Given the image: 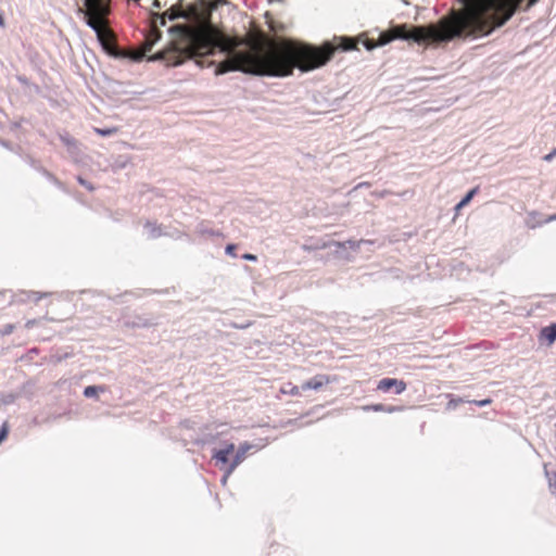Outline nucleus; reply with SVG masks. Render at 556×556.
<instances>
[{"label":"nucleus","mask_w":556,"mask_h":556,"mask_svg":"<svg viewBox=\"0 0 556 556\" xmlns=\"http://www.w3.org/2000/svg\"><path fill=\"white\" fill-rule=\"evenodd\" d=\"M554 156H556V148L551 153L546 154L543 159L544 161L549 162L553 160Z\"/></svg>","instance_id":"f3484780"},{"label":"nucleus","mask_w":556,"mask_h":556,"mask_svg":"<svg viewBox=\"0 0 556 556\" xmlns=\"http://www.w3.org/2000/svg\"><path fill=\"white\" fill-rule=\"evenodd\" d=\"M14 325L12 324H9V325H5L1 330H0V334L1 336H8L10 333H12L14 331Z\"/></svg>","instance_id":"2eb2a0df"},{"label":"nucleus","mask_w":556,"mask_h":556,"mask_svg":"<svg viewBox=\"0 0 556 556\" xmlns=\"http://www.w3.org/2000/svg\"><path fill=\"white\" fill-rule=\"evenodd\" d=\"M105 391V388L100 386V387H97V386H88L85 388L84 390V395L86 397H92V396H97L98 395V392H104Z\"/></svg>","instance_id":"9b49d317"},{"label":"nucleus","mask_w":556,"mask_h":556,"mask_svg":"<svg viewBox=\"0 0 556 556\" xmlns=\"http://www.w3.org/2000/svg\"><path fill=\"white\" fill-rule=\"evenodd\" d=\"M539 340L552 345L556 341V323L543 327L539 333Z\"/></svg>","instance_id":"0eeeda50"},{"label":"nucleus","mask_w":556,"mask_h":556,"mask_svg":"<svg viewBox=\"0 0 556 556\" xmlns=\"http://www.w3.org/2000/svg\"><path fill=\"white\" fill-rule=\"evenodd\" d=\"M491 403V400L490 399H486V400H482V401H478L476 402V404L478 406H485V405H489Z\"/></svg>","instance_id":"6ab92c4d"},{"label":"nucleus","mask_w":556,"mask_h":556,"mask_svg":"<svg viewBox=\"0 0 556 556\" xmlns=\"http://www.w3.org/2000/svg\"><path fill=\"white\" fill-rule=\"evenodd\" d=\"M154 7L160 8V3L157 0H154Z\"/></svg>","instance_id":"4be33fe9"},{"label":"nucleus","mask_w":556,"mask_h":556,"mask_svg":"<svg viewBox=\"0 0 556 556\" xmlns=\"http://www.w3.org/2000/svg\"><path fill=\"white\" fill-rule=\"evenodd\" d=\"M30 326H33V323H31V321H28V323L26 324V327H30Z\"/></svg>","instance_id":"5701e85b"},{"label":"nucleus","mask_w":556,"mask_h":556,"mask_svg":"<svg viewBox=\"0 0 556 556\" xmlns=\"http://www.w3.org/2000/svg\"><path fill=\"white\" fill-rule=\"evenodd\" d=\"M366 47L368 50L372 49L375 47V45L370 43V42H366Z\"/></svg>","instance_id":"412c9836"},{"label":"nucleus","mask_w":556,"mask_h":556,"mask_svg":"<svg viewBox=\"0 0 556 556\" xmlns=\"http://www.w3.org/2000/svg\"><path fill=\"white\" fill-rule=\"evenodd\" d=\"M161 30L157 28L155 23H152L148 34L146 35V39L142 45V51L137 52L132 55L135 60H140L143 54L152 49L155 42L161 38Z\"/></svg>","instance_id":"20e7f679"},{"label":"nucleus","mask_w":556,"mask_h":556,"mask_svg":"<svg viewBox=\"0 0 556 556\" xmlns=\"http://www.w3.org/2000/svg\"><path fill=\"white\" fill-rule=\"evenodd\" d=\"M289 386L291 387L289 391L287 390H282V392L285 393H290L291 395H301V388L300 387H296V386H292L291 383H289Z\"/></svg>","instance_id":"4468645a"},{"label":"nucleus","mask_w":556,"mask_h":556,"mask_svg":"<svg viewBox=\"0 0 556 556\" xmlns=\"http://www.w3.org/2000/svg\"><path fill=\"white\" fill-rule=\"evenodd\" d=\"M243 458H244V451L238 452L236 454L232 463L230 464L229 468L226 471V475L224 476V479H223L224 483H226L228 477L233 472L236 467L243 460Z\"/></svg>","instance_id":"1a4fd4ad"},{"label":"nucleus","mask_w":556,"mask_h":556,"mask_svg":"<svg viewBox=\"0 0 556 556\" xmlns=\"http://www.w3.org/2000/svg\"><path fill=\"white\" fill-rule=\"evenodd\" d=\"M237 39L225 36L213 28L188 30L179 40L154 54L150 60H162L167 66H178L186 60L213 54L216 49L229 54L216 67V74L241 71L258 76L286 77L296 67L309 72L324 66L337 50L357 49V41L350 37H333L320 47L282 39L268 41L265 46L255 45L245 51H235Z\"/></svg>","instance_id":"f257e3e1"},{"label":"nucleus","mask_w":556,"mask_h":556,"mask_svg":"<svg viewBox=\"0 0 556 556\" xmlns=\"http://www.w3.org/2000/svg\"><path fill=\"white\" fill-rule=\"evenodd\" d=\"M118 131L117 127H111V128H94V132L102 137L114 135Z\"/></svg>","instance_id":"f8f14e48"},{"label":"nucleus","mask_w":556,"mask_h":556,"mask_svg":"<svg viewBox=\"0 0 556 556\" xmlns=\"http://www.w3.org/2000/svg\"><path fill=\"white\" fill-rule=\"evenodd\" d=\"M466 205L463 204V202L460 201L456 206H455V211L458 212L460 211L463 207H465Z\"/></svg>","instance_id":"aec40b11"},{"label":"nucleus","mask_w":556,"mask_h":556,"mask_svg":"<svg viewBox=\"0 0 556 556\" xmlns=\"http://www.w3.org/2000/svg\"><path fill=\"white\" fill-rule=\"evenodd\" d=\"M242 258L247 260V261H256V255L254 254H250V253H245L242 255Z\"/></svg>","instance_id":"a211bd4d"},{"label":"nucleus","mask_w":556,"mask_h":556,"mask_svg":"<svg viewBox=\"0 0 556 556\" xmlns=\"http://www.w3.org/2000/svg\"><path fill=\"white\" fill-rule=\"evenodd\" d=\"M364 410H375V412H387V413H394L399 410L395 406H384L383 404H375V405H368L363 407Z\"/></svg>","instance_id":"9d476101"},{"label":"nucleus","mask_w":556,"mask_h":556,"mask_svg":"<svg viewBox=\"0 0 556 556\" xmlns=\"http://www.w3.org/2000/svg\"><path fill=\"white\" fill-rule=\"evenodd\" d=\"M478 192V187H475L471 189L462 200L463 204L467 205L471 199L475 197V194Z\"/></svg>","instance_id":"ddd939ff"},{"label":"nucleus","mask_w":556,"mask_h":556,"mask_svg":"<svg viewBox=\"0 0 556 556\" xmlns=\"http://www.w3.org/2000/svg\"><path fill=\"white\" fill-rule=\"evenodd\" d=\"M235 451V444L229 443L224 448L218 450L214 453L213 458L222 464L228 463V457L230 454H232Z\"/></svg>","instance_id":"6e6552de"},{"label":"nucleus","mask_w":556,"mask_h":556,"mask_svg":"<svg viewBox=\"0 0 556 556\" xmlns=\"http://www.w3.org/2000/svg\"><path fill=\"white\" fill-rule=\"evenodd\" d=\"M377 390L381 392L394 390L395 394H401L406 390V382L395 378H383L378 382Z\"/></svg>","instance_id":"39448f33"},{"label":"nucleus","mask_w":556,"mask_h":556,"mask_svg":"<svg viewBox=\"0 0 556 556\" xmlns=\"http://www.w3.org/2000/svg\"><path fill=\"white\" fill-rule=\"evenodd\" d=\"M85 15L87 24L97 33V37L105 51L111 55L119 56V50L115 45L112 30L108 27L106 16L110 14L108 0H85Z\"/></svg>","instance_id":"7ed1b4c3"},{"label":"nucleus","mask_w":556,"mask_h":556,"mask_svg":"<svg viewBox=\"0 0 556 556\" xmlns=\"http://www.w3.org/2000/svg\"><path fill=\"white\" fill-rule=\"evenodd\" d=\"M330 378L329 376H326V375H316L315 377H313L312 379L307 380L306 382H304L302 386H301V389L303 391H306V390H309V389H313V390H319L321 389L324 386L328 384L330 382Z\"/></svg>","instance_id":"423d86ee"},{"label":"nucleus","mask_w":556,"mask_h":556,"mask_svg":"<svg viewBox=\"0 0 556 556\" xmlns=\"http://www.w3.org/2000/svg\"><path fill=\"white\" fill-rule=\"evenodd\" d=\"M235 251H236V245H235V244H228V245L226 247V253H227L228 255H230V256H233V257H235V256H236V252H235Z\"/></svg>","instance_id":"dca6fc26"},{"label":"nucleus","mask_w":556,"mask_h":556,"mask_svg":"<svg viewBox=\"0 0 556 556\" xmlns=\"http://www.w3.org/2000/svg\"><path fill=\"white\" fill-rule=\"evenodd\" d=\"M462 9H452L437 24L428 26L397 25L380 35V45L394 39L416 42H446L462 37H479L503 26L516 13L523 0H458ZM539 0H529L526 9Z\"/></svg>","instance_id":"f03ea898"}]
</instances>
